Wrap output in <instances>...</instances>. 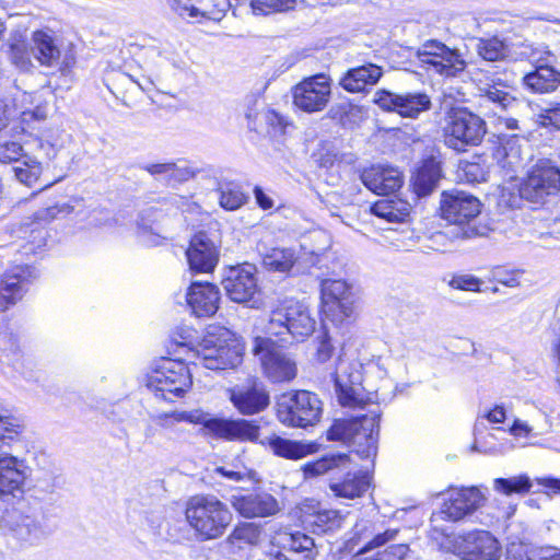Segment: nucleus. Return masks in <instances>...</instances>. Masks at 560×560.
I'll use <instances>...</instances> for the list:
<instances>
[{"instance_id": "obj_15", "label": "nucleus", "mask_w": 560, "mask_h": 560, "mask_svg": "<svg viewBox=\"0 0 560 560\" xmlns=\"http://www.w3.org/2000/svg\"><path fill=\"white\" fill-rule=\"evenodd\" d=\"M374 103L385 112H395L401 117L411 119L418 118L422 113L430 110L432 106L431 98L425 93L396 94L386 90L375 92Z\"/></svg>"}, {"instance_id": "obj_19", "label": "nucleus", "mask_w": 560, "mask_h": 560, "mask_svg": "<svg viewBox=\"0 0 560 560\" xmlns=\"http://www.w3.org/2000/svg\"><path fill=\"white\" fill-rule=\"evenodd\" d=\"M314 539L303 533H281L275 537L270 560H314Z\"/></svg>"}, {"instance_id": "obj_43", "label": "nucleus", "mask_w": 560, "mask_h": 560, "mask_svg": "<svg viewBox=\"0 0 560 560\" xmlns=\"http://www.w3.org/2000/svg\"><path fill=\"white\" fill-rule=\"evenodd\" d=\"M12 170L16 179L28 187H32L39 179L43 171L40 163L28 155L23 156V160L14 165Z\"/></svg>"}, {"instance_id": "obj_30", "label": "nucleus", "mask_w": 560, "mask_h": 560, "mask_svg": "<svg viewBox=\"0 0 560 560\" xmlns=\"http://www.w3.org/2000/svg\"><path fill=\"white\" fill-rule=\"evenodd\" d=\"M383 75L381 67L374 63H365L349 69L340 79L341 88L350 93L362 92L366 85H374Z\"/></svg>"}, {"instance_id": "obj_53", "label": "nucleus", "mask_w": 560, "mask_h": 560, "mask_svg": "<svg viewBox=\"0 0 560 560\" xmlns=\"http://www.w3.org/2000/svg\"><path fill=\"white\" fill-rule=\"evenodd\" d=\"M336 343H338L337 338L330 331H325L318 339L315 360L318 363L328 362L335 352Z\"/></svg>"}, {"instance_id": "obj_26", "label": "nucleus", "mask_w": 560, "mask_h": 560, "mask_svg": "<svg viewBox=\"0 0 560 560\" xmlns=\"http://www.w3.org/2000/svg\"><path fill=\"white\" fill-rule=\"evenodd\" d=\"M189 268L196 272H211L219 260V249L206 233L196 234L186 250Z\"/></svg>"}, {"instance_id": "obj_11", "label": "nucleus", "mask_w": 560, "mask_h": 560, "mask_svg": "<svg viewBox=\"0 0 560 560\" xmlns=\"http://www.w3.org/2000/svg\"><path fill=\"white\" fill-rule=\"evenodd\" d=\"M422 66L444 77H456L467 67V62L457 49H451L438 40L425 42L418 50Z\"/></svg>"}, {"instance_id": "obj_32", "label": "nucleus", "mask_w": 560, "mask_h": 560, "mask_svg": "<svg viewBox=\"0 0 560 560\" xmlns=\"http://www.w3.org/2000/svg\"><path fill=\"white\" fill-rule=\"evenodd\" d=\"M268 446L277 456L298 460L317 452L315 442L293 441L281 436H272L267 441Z\"/></svg>"}, {"instance_id": "obj_14", "label": "nucleus", "mask_w": 560, "mask_h": 560, "mask_svg": "<svg viewBox=\"0 0 560 560\" xmlns=\"http://www.w3.org/2000/svg\"><path fill=\"white\" fill-rule=\"evenodd\" d=\"M30 474L31 468L24 459L9 453H0V497L11 495L19 499L14 506H21L23 515L24 503L21 498L25 492Z\"/></svg>"}, {"instance_id": "obj_44", "label": "nucleus", "mask_w": 560, "mask_h": 560, "mask_svg": "<svg viewBox=\"0 0 560 560\" xmlns=\"http://www.w3.org/2000/svg\"><path fill=\"white\" fill-rule=\"evenodd\" d=\"M296 0H252L250 8L256 15H268L293 10Z\"/></svg>"}, {"instance_id": "obj_23", "label": "nucleus", "mask_w": 560, "mask_h": 560, "mask_svg": "<svg viewBox=\"0 0 560 560\" xmlns=\"http://www.w3.org/2000/svg\"><path fill=\"white\" fill-rule=\"evenodd\" d=\"M486 500V495L478 487L455 489L444 502L441 514L451 521H459L480 509Z\"/></svg>"}, {"instance_id": "obj_8", "label": "nucleus", "mask_w": 560, "mask_h": 560, "mask_svg": "<svg viewBox=\"0 0 560 560\" xmlns=\"http://www.w3.org/2000/svg\"><path fill=\"white\" fill-rule=\"evenodd\" d=\"M322 412V400L308 390L282 394L277 401V418L289 428L313 427L319 421Z\"/></svg>"}, {"instance_id": "obj_61", "label": "nucleus", "mask_w": 560, "mask_h": 560, "mask_svg": "<svg viewBox=\"0 0 560 560\" xmlns=\"http://www.w3.org/2000/svg\"><path fill=\"white\" fill-rule=\"evenodd\" d=\"M166 63H170L174 68L180 67V60L175 57H168L166 51L159 54V61L156 63V74H160L166 70Z\"/></svg>"}, {"instance_id": "obj_35", "label": "nucleus", "mask_w": 560, "mask_h": 560, "mask_svg": "<svg viewBox=\"0 0 560 560\" xmlns=\"http://www.w3.org/2000/svg\"><path fill=\"white\" fill-rule=\"evenodd\" d=\"M523 83L529 91L538 94L551 93L560 84V71L555 67L537 66L533 72L523 77Z\"/></svg>"}, {"instance_id": "obj_10", "label": "nucleus", "mask_w": 560, "mask_h": 560, "mask_svg": "<svg viewBox=\"0 0 560 560\" xmlns=\"http://www.w3.org/2000/svg\"><path fill=\"white\" fill-rule=\"evenodd\" d=\"M253 353L258 357L266 377L272 383L290 382L298 374L295 359L280 350L270 337H256Z\"/></svg>"}, {"instance_id": "obj_40", "label": "nucleus", "mask_w": 560, "mask_h": 560, "mask_svg": "<svg viewBox=\"0 0 560 560\" xmlns=\"http://www.w3.org/2000/svg\"><path fill=\"white\" fill-rule=\"evenodd\" d=\"M298 257L292 248H271L262 256V265L269 271L289 272Z\"/></svg>"}, {"instance_id": "obj_24", "label": "nucleus", "mask_w": 560, "mask_h": 560, "mask_svg": "<svg viewBox=\"0 0 560 560\" xmlns=\"http://www.w3.org/2000/svg\"><path fill=\"white\" fill-rule=\"evenodd\" d=\"M230 399L234 407L243 415L260 412L269 405V395L262 385L256 381L248 384L236 385L229 389Z\"/></svg>"}, {"instance_id": "obj_51", "label": "nucleus", "mask_w": 560, "mask_h": 560, "mask_svg": "<svg viewBox=\"0 0 560 560\" xmlns=\"http://www.w3.org/2000/svg\"><path fill=\"white\" fill-rule=\"evenodd\" d=\"M534 121L540 127L560 130V103L541 108L534 115Z\"/></svg>"}, {"instance_id": "obj_58", "label": "nucleus", "mask_w": 560, "mask_h": 560, "mask_svg": "<svg viewBox=\"0 0 560 560\" xmlns=\"http://www.w3.org/2000/svg\"><path fill=\"white\" fill-rule=\"evenodd\" d=\"M481 281L472 275H458L452 278L450 285L457 290L480 291Z\"/></svg>"}, {"instance_id": "obj_5", "label": "nucleus", "mask_w": 560, "mask_h": 560, "mask_svg": "<svg viewBox=\"0 0 560 560\" xmlns=\"http://www.w3.org/2000/svg\"><path fill=\"white\" fill-rule=\"evenodd\" d=\"M185 515L190 527L205 540L221 537L233 518L228 505L210 494L189 498Z\"/></svg>"}, {"instance_id": "obj_17", "label": "nucleus", "mask_w": 560, "mask_h": 560, "mask_svg": "<svg viewBox=\"0 0 560 560\" xmlns=\"http://www.w3.org/2000/svg\"><path fill=\"white\" fill-rule=\"evenodd\" d=\"M37 278V270L31 266H15L7 271L0 278V312L21 301Z\"/></svg>"}, {"instance_id": "obj_56", "label": "nucleus", "mask_w": 560, "mask_h": 560, "mask_svg": "<svg viewBox=\"0 0 560 560\" xmlns=\"http://www.w3.org/2000/svg\"><path fill=\"white\" fill-rule=\"evenodd\" d=\"M399 534V529L397 528H388L383 533H380L373 537L363 548H361L357 553H362V557H365V553L374 548H378L387 542L394 541L397 539Z\"/></svg>"}, {"instance_id": "obj_33", "label": "nucleus", "mask_w": 560, "mask_h": 560, "mask_svg": "<svg viewBox=\"0 0 560 560\" xmlns=\"http://www.w3.org/2000/svg\"><path fill=\"white\" fill-rule=\"evenodd\" d=\"M0 528H9L26 539L37 529V525L31 515H23L21 506H4L0 504Z\"/></svg>"}, {"instance_id": "obj_27", "label": "nucleus", "mask_w": 560, "mask_h": 560, "mask_svg": "<svg viewBox=\"0 0 560 560\" xmlns=\"http://www.w3.org/2000/svg\"><path fill=\"white\" fill-rule=\"evenodd\" d=\"M233 508L244 517H266L275 515L280 508L278 501L269 493H250L232 498Z\"/></svg>"}, {"instance_id": "obj_55", "label": "nucleus", "mask_w": 560, "mask_h": 560, "mask_svg": "<svg viewBox=\"0 0 560 560\" xmlns=\"http://www.w3.org/2000/svg\"><path fill=\"white\" fill-rule=\"evenodd\" d=\"M529 60L535 65L541 67H555L558 63V57L549 50L546 46H537L532 49Z\"/></svg>"}, {"instance_id": "obj_9", "label": "nucleus", "mask_w": 560, "mask_h": 560, "mask_svg": "<svg viewBox=\"0 0 560 560\" xmlns=\"http://www.w3.org/2000/svg\"><path fill=\"white\" fill-rule=\"evenodd\" d=\"M487 132L485 120L467 108H452L443 128L445 144L456 151L478 145Z\"/></svg>"}, {"instance_id": "obj_42", "label": "nucleus", "mask_w": 560, "mask_h": 560, "mask_svg": "<svg viewBox=\"0 0 560 560\" xmlns=\"http://www.w3.org/2000/svg\"><path fill=\"white\" fill-rule=\"evenodd\" d=\"M533 487L532 480L527 475H518L510 478H495L493 480L494 491L504 494H526Z\"/></svg>"}, {"instance_id": "obj_47", "label": "nucleus", "mask_w": 560, "mask_h": 560, "mask_svg": "<svg viewBox=\"0 0 560 560\" xmlns=\"http://www.w3.org/2000/svg\"><path fill=\"white\" fill-rule=\"evenodd\" d=\"M302 246L308 248L311 254L319 256L330 248L331 236L327 231L316 229L305 237Z\"/></svg>"}, {"instance_id": "obj_48", "label": "nucleus", "mask_w": 560, "mask_h": 560, "mask_svg": "<svg viewBox=\"0 0 560 560\" xmlns=\"http://www.w3.org/2000/svg\"><path fill=\"white\" fill-rule=\"evenodd\" d=\"M460 171L464 179L471 184L486 182L489 177V166L480 159L462 163Z\"/></svg>"}, {"instance_id": "obj_1", "label": "nucleus", "mask_w": 560, "mask_h": 560, "mask_svg": "<svg viewBox=\"0 0 560 560\" xmlns=\"http://www.w3.org/2000/svg\"><path fill=\"white\" fill-rule=\"evenodd\" d=\"M362 366L360 361L338 358L334 381L340 405L353 409L368 408V412L336 420L327 431V439L349 443L361 458H372L377 453L381 410L376 404L377 393L366 392L362 385Z\"/></svg>"}, {"instance_id": "obj_54", "label": "nucleus", "mask_w": 560, "mask_h": 560, "mask_svg": "<svg viewBox=\"0 0 560 560\" xmlns=\"http://www.w3.org/2000/svg\"><path fill=\"white\" fill-rule=\"evenodd\" d=\"M23 147L15 141H7L0 143V162L1 163H14L16 165L23 160Z\"/></svg>"}, {"instance_id": "obj_49", "label": "nucleus", "mask_w": 560, "mask_h": 560, "mask_svg": "<svg viewBox=\"0 0 560 560\" xmlns=\"http://www.w3.org/2000/svg\"><path fill=\"white\" fill-rule=\"evenodd\" d=\"M23 430L22 420L11 415L0 413V442L8 443L18 439Z\"/></svg>"}, {"instance_id": "obj_28", "label": "nucleus", "mask_w": 560, "mask_h": 560, "mask_svg": "<svg viewBox=\"0 0 560 560\" xmlns=\"http://www.w3.org/2000/svg\"><path fill=\"white\" fill-rule=\"evenodd\" d=\"M361 179L368 189L377 195L395 192L402 184V177L399 171L381 165L364 170Z\"/></svg>"}, {"instance_id": "obj_25", "label": "nucleus", "mask_w": 560, "mask_h": 560, "mask_svg": "<svg viewBox=\"0 0 560 560\" xmlns=\"http://www.w3.org/2000/svg\"><path fill=\"white\" fill-rule=\"evenodd\" d=\"M186 301L194 315L210 317L219 308L220 291L210 282L195 281L187 290Z\"/></svg>"}, {"instance_id": "obj_39", "label": "nucleus", "mask_w": 560, "mask_h": 560, "mask_svg": "<svg viewBox=\"0 0 560 560\" xmlns=\"http://www.w3.org/2000/svg\"><path fill=\"white\" fill-rule=\"evenodd\" d=\"M349 463L350 458L347 454H332L305 464L302 471L304 478H315L335 468H347Z\"/></svg>"}, {"instance_id": "obj_29", "label": "nucleus", "mask_w": 560, "mask_h": 560, "mask_svg": "<svg viewBox=\"0 0 560 560\" xmlns=\"http://www.w3.org/2000/svg\"><path fill=\"white\" fill-rule=\"evenodd\" d=\"M67 208L68 207L66 205L61 207L55 205L39 209L34 213V221L31 224H23V233H30L27 245L24 246L25 254L35 253L36 249L46 245L47 232L42 226V223H46L55 219L59 212L65 211Z\"/></svg>"}, {"instance_id": "obj_64", "label": "nucleus", "mask_w": 560, "mask_h": 560, "mask_svg": "<svg viewBox=\"0 0 560 560\" xmlns=\"http://www.w3.org/2000/svg\"><path fill=\"white\" fill-rule=\"evenodd\" d=\"M532 431V428L521 420H515L514 424L511 427L510 432L515 436L528 435Z\"/></svg>"}, {"instance_id": "obj_13", "label": "nucleus", "mask_w": 560, "mask_h": 560, "mask_svg": "<svg viewBox=\"0 0 560 560\" xmlns=\"http://www.w3.org/2000/svg\"><path fill=\"white\" fill-rule=\"evenodd\" d=\"M560 190V167L548 161L537 163L521 184L520 195L530 202H541Z\"/></svg>"}, {"instance_id": "obj_52", "label": "nucleus", "mask_w": 560, "mask_h": 560, "mask_svg": "<svg viewBox=\"0 0 560 560\" xmlns=\"http://www.w3.org/2000/svg\"><path fill=\"white\" fill-rule=\"evenodd\" d=\"M408 552L409 546L407 544H396L377 552L376 558L362 557V553H355L351 560H404Z\"/></svg>"}, {"instance_id": "obj_46", "label": "nucleus", "mask_w": 560, "mask_h": 560, "mask_svg": "<svg viewBox=\"0 0 560 560\" xmlns=\"http://www.w3.org/2000/svg\"><path fill=\"white\" fill-rule=\"evenodd\" d=\"M247 196L241 187L226 185L220 189L219 203L228 211H235L247 202Z\"/></svg>"}, {"instance_id": "obj_41", "label": "nucleus", "mask_w": 560, "mask_h": 560, "mask_svg": "<svg viewBox=\"0 0 560 560\" xmlns=\"http://www.w3.org/2000/svg\"><path fill=\"white\" fill-rule=\"evenodd\" d=\"M264 538V528L257 523H242L230 534L228 540L231 545L243 547V545L257 546Z\"/></svg>"}, {"instance_id": "obj_3", "label": "nucleus", "mask_w": 560, "mask_h": 560, "mask_svg": "<svg viewBox=\"0 0 560 560\" xmlns=\"http://www.w3.org/2000/svg\"><path fill=\"white\" fill-rule=\"evenodd\" d=\"M430 538L441 550L452 552L463 560H499L501 557V545L488 530L475 529L455 535L434 525Z\"/></svg>"}, {"instance_id": "obj_63", "label": "nucleus", "mask_w": 560, "mask_h": 560, "mask_svg": "<svg viewBox=\"0 0 560 560\" xmlns=\"http://www.w3.org/2000/svg\"><path fill=\"white\" fill-rule=\"evenodd\" d=\"M172 162L170 163H156V164H150L148 166H145V170L151 174V175H161L163 176L164 179L167 178V175L170 173V166H171Z\"/></svg>"}, {"instance_id": "obj_18", "label": "nucleus", "mask_w": 560, "mask_h": 560, "mask_svg": "<svg viewBox=\"0 0 560 560\" xmlns=\"http://www.w3.org/2000/svg\"><path fill=\"white\" fill-rule=\"evenodd\" d=\"M32 56L43 67L58 68L67 71L74 65V58L70 55L62 57L57 38L51 31L37 30L31 36Z\"/></svg>"}, {"instance_id": "obj_59", "label": "nucleus", "mask_w": 560, "mask_h": 560, "mask_svg": "<svg viewBox=\"0 0 560 560\" xmlns=\"http://www.w3.org/2000/svg\"><path fill=\"white\" fill-rule=\"evenodd\" d=\"M0 351L9 355H15L20 352L18 339L8 331L0 332Z\"/></svg>"}, {"instance_id": "obj_6", "label": "nucleus", "mask_w": 560, "mask_h": 560, "mask_svg": "<svg viewBox=\"0 0 560 560\" xmlns=\"http://www.w3.org/2000/svg\"><path fill=\"white\" fill-rule=\"evenodd\" d=\"M143 382L156 397L173 400L182 397L191 387L192 378L183 361L161 358L151 365Z\"/></svg>"}, {"instance_id": "obj_60", "label": "nucleus", "mask_w": 560, "mask_h": 560, "mask_svg": "<svg viewBox=\"0 0 560 560\" xmlns=\"http://www.w3.org/2000/svg\"><path fill=\"white\" fill-rule=\"evenodd\" d=\"M254 196H255V199H256V202L257 205L262 209V210H269L273 207L275 202H273V199L268 196L261 187L259 186H256L254 188Z\"/></svg>"}, {"instance_id": "obj_22", "label": "nucleus", "mask_w": 560, "mask_h": 560, "mask_svg": "<svg viewBox=\"0 0 560 560\" xmlns=\"http://www.w3.org/2000/svg\"><path fill=\"white\" fill-rule=\"evenodd\" d=\"M481 211L480 201L464 191L444 192L441 201L442 218L453 224H465Z\"/></svg>"}, {"instance_id": "obj_31", "label": "nucleus", "mask_w": 560, "mask_h": 560, "mask_svg": "<svg viewBox=\"0 0 560 560\" xmlns=\"http://www.w3.org/2000/svg\"><path fill=\"white\" fill-rule=\"evenodd\" d=\"M506 89L508 85L503 84L501 80H493L492 83L479 86L480 107L492 105L491 110L497 115L498 110H505L515 105L516 98Z\"/></svg>"}, {"instance_id": "obj_38", "label": "nucleus", "mask_w": 560, "mask_h": 560, "mask_svg": "<svg viewBox=\"0 0 560 560\" xmlns=\"http://www.w3.org/2000/svg\"><path fill=\"white\" fill-rule=\"evenodd\" d=\"M371 211L388 222H404L410 214L411 206L402 199H381L371 207Z\"/></svg>"}, {"instance_id": "obj_45", "label": "nucleus", "mask_w": 560, "mask_h": 560, "mask_svg": "<svg viewBox=\"0 0 560 560\" xmlns=\"http://www.w3.org/2000/svg\"><path fill=\"white\" fill-rule=\"evenodd\" d=\"M32 51L22 39H15L9 45L10 61L21 71H28L32 63Z\"/></svg>"}, {"instance_id": "obj_20", "label": "nucleus", "mask_w": 560, "mask_h": 560, "mask_svg": "<svg viewBox=\"0 0 560 560\" xmlns=\"http://www.w3.org/2000/svg\"><path fill=\"white\" fill-rule=\"evenodd\" d=\"M168 7L183 19L220 22L232 8L231 0H167Z\"/></svg>"}, {"instance_id": "obj_36", "label": "nucleus", "mask_w": 560, "mask_h": 560, "mask_svg": "<svg viewBox=\"0 0 560 560\" xmlns=\"http://www.w3.org/2000/svg\"><path fill=\"white\" fill-rule=\"evenodd\" d=\"M370 485L371 481L368 474L348 472L342 481L331 482L329 489L338 498L353 500L362 497L370 488Z\"/></svg>"}, {"instance_id": "obj_4", "label": "nucleus", "mask_w": 560, "mask_h": 560, "mask_svg": "<svg viewBox=\"0 0 560 560\" xmlns=\"http://www.w3.org/2000/svg\"><path fill=\"white\" fill-rule=\"evenodd\" d=\"M316 319L307 305L295 300H284L271 310L265 331L269 337H279L289 342V338L303 341L313 335Z\"/></svg>"}, {"instance_id": "obj_16", "label": "nucleus", "mask_w": 560, "mask_h": 560, "mask_svg": "<svg viewBox=\"0 0 560 560\" xmlns=\"http://www.w3.org/2000/svg\"><path fill=\"white\" fill-rule=\"evenodd\" d=\"M257 269L252 264L225 269L222 285L226 295L236 303H248L258 292Z\"/></svg>"}, {"instance_id": "obj_12", "label": "nucleus", "mask_w": 560, "mask_h": 560, "mask_svg": "<svg viewBox=\"0 0 560 560\" xmlns=\"http://www.w3.org/2000/svg\"><path fill=\"white\" fill-rule=\"evenodd\" d=\"M331 97V80L324 73L303 79L292 88L295 107L304 113L322 112Z\"/></svg>"}, {"instance_id": "obj_57", "label": "nucleus", "mask_w": 560, "mask_h": 560, "mask_svg": "<svg viewBox=\"0 0 560 560\" xmlns=\"http://www.w3.org/2000/svg\"><path fill=\"white\" fill-rule=\"evenodd\" d=\"M195 176V171L186 163H173L170 166V173L166 180L168 184L187 182Z\"/></svg>"}, {"instance_id": "obj_34", "label": "nucleus", "mask_w": 560, "mask_h": 560, "mask_svg": "<svg viewBox=\"0 0 560 560\" xmlns=\"http://www.w3.org/2000/svg\"><path fill=\"white\" fill-rule=\"evenodd\" d=\"M477 55L485 61H505L512 57V44L499 35L478 38L475 45Z\"/></svg>"}, {"instance_id": "obj_21", "label": "nucleus", "mask_w": 560, "mask_h": 560, "mask_svg": "<svg viewBox=\"0 0 560 560\" xmlns=\"http://www.w3.org/2000/svg\"><path fill=\"white\" fill-rule=\"evenodd\" d=\"M322 299L337 320L342 322L353 314V292L349 283L342 279H324L320 283Z\"/></svg>"}, {"instance_id": "obj_37", "label": "nucleus", "mask_w": 560, "mask_h": 560, "mask_svg": "<svg viewBox=\"0 0 560 560\" xmlns=\"http://www.w3.org/2000/svg\"><path fill=\"white\" fill-rule=\"evenodd\" d=\"M441 177V167L434 160H425L412 176V187L419 197L431 194Z\"/></svg>"}, {"instance_id": "obj_7", "label": "nucleus", "mask_w": 560, "mask_h": 560, "mask_svg": "<svg viewBox=\"0 0 560 560\" xmlns=\"http://www.w3.org/2000/svg\"><path fill=\"white\" fill-rule=\"evenodd\" d=\"M244 347L229 330L219 335L208 332L196 348L197 362L209 370H225L238 366L243 361Z\"/></svg>"}, {"instance_id": "obj_62", "label": "nucleus", "mask_w": 560, "mask_h": 560, "mask_svg": "<svg viewBox=\"0 0 560 560\" xmlns=\"http://www.w3.org/2000/svg\"><path fill=\"white\" fill-rule=\"evenodd\" d=\"M489 422L501 423L505 419V410L502 406H495L483 416Z\"/></svg>"}, {"instance_id": "obj_50", "label": "nucleus", "mask_w": 560, "mask_h": 560, "mask_svg": "<svg viewBox=\"0 0 560 560\" xmlns=\"http://www.w3.org/2000/svg\"><path fill=\"white\" fill-rule=\"evenodd\" d=\"M342 517L336 510H320L313 515L310 522L313 526L317 527L319 532H328L339 528Z\"/></svg>"}, {"instance_id": "obj_2", "label": "nucleus", "mask_w": 560, "mask_h": 560, "mask_svg": "<svg viewBox=\"0 0 560 560\" xmlns=\"http://www.w3.org/2000/svg\"><path fill=\"white\" fill-rule=\"evenodd\" d=\"M150 420L163 430H173L180 422L202 424L209 433L230 441H255L259 435V428L250 421L212 418L198 409L158 412L151 415Z\"/></svg>"}]
</instances>
